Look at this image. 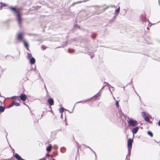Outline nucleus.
Returning <instances> with one entry per match:
<instances>
[{
  "mask_svg": "<svg viewBox=\"0 0 160 160\" xmlns=\"http://www.w3.org/2000/svg\"><path fill=\"white\" fill-rule=\"evenodd\" d=\"M9 8L12 12L16 14L17 20L20 27H22V14L20 8H17L16 7H11Z\"/></svg>",
  "mask_w": 160,
  "mask_h": 160,
  "instance_id": "nucleus-1",
  "label": "nucleus"
},
{
  "mask_svg": "<svg viewBox=\"0 0 160 160\" xmlns=\"http://www.w3.org/2000/svg\"><path fill=\"white\" fill-rule=\"evenodd\" d=\"M128 120L127 121L128 126L134 127L138 125V122L136 120H134L131 118H129L128 117Z\"/></svg>",
  "mask_w": 160,
  "mask_h": 160,
  "instance_id": "nucleus-2",
  "label": "nucleus"
},
{
  "mask_svg": "<svg viewBox=\"0 0 160 160\" xmlns=\"http://www.w3.org/2000/svg\"><path fill=\"white\" fill-rule=\"evenodd\" d=\"M133 142V139L131 138H129L128 140V155L129 157L131 152V150L132 147V144Z\"/></svg>",
  "mask_w": 160,
  "mask_h": 160,
  "instance_id": "nucleus-3",
  "label": "nucleus"
},
{
  "mask_svg": "<svg viewBox=\"0 0 160 160\" xmlns=\"http://www.w3.org/2000/svg\"><path fill=\"white\" fill-rule=\"evenodd\" d=\"M101 93V92L100 91H99L97 94L94 95V96H93L92 98H91L88 99L87 100H85L81 101H80L76 103H79L81 102H85L90 99H92V98H94L95 100L98 97H99L100 96Z\"/></svg>",
  "mask_w": 160,
  "mask_h": 160,
  "instance_id": "nucleus-4",
  "label": "nucleus"
},
{
  "mask_svg": "<svg viewBox=\"0 0 160 160\" xmlns=\"http://www.w3.org/2000/svg\"><path fill=\"white\" fill-rule=\"evenodd\" d=\"M24 34L23 32H20L18 33L17 35V39L19 41H22L24 40L23 39V36Z\"/></svg>",
  "mask_w": 160,
  "mask_h": 160,
  "instance_id": "nucleus-5",
  "label": "nucleus"
},
{
  "mask_svg": "<svg viewBox=\"0 0 160 160\" xmlns=\"http://www.w3.org/2000/svg\"><path fill=\"white\" fill-rule=\"evenodd\" d=\"M18 97L21 101L24 102L25 101L27 98L26 95L23 93H21Z\"/></svg>",
  "mask_w": 160,
  "mask_h": 160,
  "instance_id": "nucleus-6",
  "label": "nucleus"
},
{
  "mask_svg": "<svg viewBox=\"0 0 160 160\" xmlns=\"http://www.w3.org/2000/svg\"><path fill=\"white\" fill-rule=\"evenodd\" d=\"M139 127H136L132 129V131L133 134V137L134 136V134H135L137 133L139 130Z\"/></svg>",
  "mask_w": 160,
  "mask_h": 160,
  "instance_id": "nucleus-7",
  "label": "nucleus"
},
{
  "mask_svg": "<svg viewBox=\"0 0 160 160\" xmlns=\"http://www.w3.org/2000/svg\"><path fill=\"white\" fill-rule=\"evenodd\" d=\"M48 103L49 105L50 106L53 105L54 103L53 99L52 98H49L48 101Z\"/></svg>",
  "mask_w": 160,
  "mask_h": 160,
  "instance_id": "nucleus-8",
  "label": "nucleus"
},
{
  "mask_svg": "<svg viewBox=\"0 0 160 160\" xmlns=\"http://www.w3.org/2000/svg\"><path fill=\"white\" fill-rule=\"evenodd\" d=\"M105 89L106 90H110V88L108 85L106 84L103 87L101 90Z\"/></svg>",
  "mask_w": 160,
  "mask_h": 160,
  "instance_id": "nucleus-9",
  "label": "nucleus"
},
{
  "mask_svg": "<svg viewBox=\"0 0 160 160\" xmlns=\"http://www.w3.org/2000/svg\"><path fill=\"white\" fill-rule=\"evenodd\" d=\"M25 47H26V48H27V49L28 50H29L28 49V43L27 42L24 40H23L22 41Z\"/></svg>",
  "mask_w": 160,
  "mask_h": 160,
  "instance_id": "nucleus-10",
  "label": "nucleus"
},
{
  "mask_svg": "<svg viewBox=\"0 0 160 160\" xmlns=\"http://www.w3.org/2000/svg\"><path fill=\"white\" fill-rule=\"evenodd\" d=\"M15 158L18 160H20L22 158L17 153H16L14 155Z\"/></svg>",
  "mask_w": 160,
  "mask_h": 160,
  "instance_id": "nucleus-11",
  "label": "nucleus"
},
{
  "mask_svg": "<svg viewBox=\"0 0 160 160\" xmlns=\"http://www.w3.org/2000/svg\"><path fill=\"white\" fill-rule=\"evenodd\" d=\"M52 148L51 144H50L46 148V150L48 152H49L51 151Z\"/></svg>",
  "mask_w": 160,
  "mask_h": 160,
  "instance_id": "nucleus-12",
  "label": "nucleus"
},
{
  "mask_svg": "<svg viewBox=\"0 0 160 160\" xmlns=\"http://www.w3.org/2000/svg\"><path fill=\"white\" fill-rule=\"evenodd\" d=\"M35 62V60L33 58H31L30 60V62L32 64H34Z\"/></svg>",
  "mask_w": 160,
  "mask_h": 160,
  "instance_id": "nucleus-13",
  "label": "nucleus"
},
{
  "mask_svg": "<svg viewBox=\"0 0 160 160\" xmlns=\"http://www.w3.org/2000/svg\"><path fill=\"white\" fill-rule=\"evenodd\" d=\"M5 109V107L2 106H0V112H3Z\"/></svg>",
  "mask_w": 160,
  "mask_h": 160,
  "instance_id": "nucleus-14",
  "label": "nucleus"
},
{
  "mask_svg": "<svg viewBox=\"0 0 160 160\" xmlns=\"http://www.w3.org/2000/svg\"><path fill=\"white\" fill-rule=\"evenodd\" d=\"M144 118L145 119V120L147 122H150V119L148 116H145V117H144Z\"/></svg>",
  "mask_w": 160,
  "mask_h": 160,
  "instance_id": "nucleus-15",
  "label": "nucleus"
},
{
  "mask_svg": "<svg viewBox=\"0 0 160 160\" xmlns=\"http://www.w3.org/2000/svg\"><path fill=\"white\" fill-rule=\"evenodd\" d=\"M64 108H63L62 107H61V108H60V110H59L60 113H61V114L62 113L64 112Z\"/></svg>",
  "mask_w": 160,
  "mask_h": 160,
  "instance_id": "nucleus-16",
  "label": "nucleus"
},
{
  "mask_svg": "<svg viewBox=\"0 0 160 160\" xmlns=\"http://www.w3.org/2000/svg\"><path fill=\"white\" fill-rule=\"evenodd\" d=\"M148 134L151 137H152L153 136V133H152L150 131H148Z\"/></svg>",
  "mask_w": 160,
  "mask_h": 160,
  "instance_id": "nucleus-17",
  "label": "nucleus"
},
{
  "mask_svg": "<svg viewBox=\"0 0 160 160\" xmlns=\"http://www.w3.org/2000/svg\"><path fill=\"white\" fill-rule=\"evenodd\" d=\"M18 98H19L18 96H14L12 97H11V98L12 99H17Z\"/></svg>",
  "mask_w": 160,
  "mask_h": 160,
  "instance_id": "nucleus-18",
  "label": "nucleus"
},
{
  "mask_svg": "<svg viewBox=\"0 0 160 160\" xmlns=\"http://www.w3.org/2000/svg\"><path fill=\"white\" fill-rule=\"evenodd\" d=\"M14 102L13 101L12 103H11L8 106V108H10L11 107L14 105Z\"/></svg>",
  "mask_w": 160,
  "mask_h": 160,
  "instance_id": "nucleus-19",
  "label": "nucleus"
},
{
  "mask_svg": "<svg viewBox=\"0 0 160 160\" xmlns=\"http://www.w3.org/2000/svg\"><path fill=\"white\" fill-rule=\"evenodd\" d=\"M87 147L89 149H90L95 154V157H96V153L95 152H94V151H93L92 150L91 148L90 147H89V146H87Z\"/></svg>",
  "mask_w": 160,
  "mask_h": 160,
  "instance_id": "nucleus-20",
  "label": "nucleus"
},
{
  "mask_svg": "<svg viewBox=\"0 0 160 160\" xmlns=\"http://www.w3.org/2000/svg\"><path fill=\"white\" fill-rule=\"evenodd\" d=\"M14 105H15L16 106H19L20 105L19 103L16 102H14Z\"/></svg>",
  "mask_w": 160,
  "mask_h": 160,
  "instance_id": "nucleus-21",
  "label": "nucleus"
},
{
  "mask_svg": "<svg viewBox=\"0 0 160 160\" xmlns=\"http://www.w3.org/2000/svg\"><path fill=\"white\" fill-rule=\"evenodd\" d=\"M142 115L143 118H144V117H145V116H146L145 112H142Z\"/></svg>",
  "mask_w": 160,
  "mask_h": 160,
  "instance_id": "nucleus-22",
  "label": "nucleus"
},
{
  "mask_svg": "<svg viewBox=\"0 0 160 160\" xmlns=\"http://www.w3.org/2000/svg\"><path fill=\"white\" fill-rule=\"evenodd\" d=\"M27 54H28V58H30L32 57V55L31 54L28 53Z\"/></svg>",
  "mask_w": 160,
  "mask_h": 160,
  "instance_id": "nucleus-23",
  "label": "nucleus"
},
{
  "mask_svg": "<svg viewBox=\"0 0 160 160\" xmlns=\"http://www.w3.org/2000/svg\"><path fill=\"white\" fill-rule=\"evenodd\" d=\"M116 106L117 107H118L119 106V102L118 101H117L116 102Z\"/></svg>",
  "mask_w": 160,
  "mask_h": 160,
  "instance_id": "nucleus-24",
  "label": "nucleus"
},
{
  "mask_svg": "<svg viewBox=\"0 0 160 160\" xmlns=\"http://www.w3.org/2000/svg\"><path fill=\"white\" fill-rule=\"evenodd\" d=\"M120 11V9L119 8H118L116 9L115 10L116 12H118Z\"/></svg>",
  "mask_w": 160,
  "mask_h": 160,
  "instance_id": "nucleus-25",
  "label": "nucleus"
},
{
  "mask_svg": "<svg viewBox=\"0 0 160 160\" xmlns=\"http://www.w3.org/2000/svg\"><path fill=\"white\" fill-rule=\"evenodd\" d=\"M74 107H73V108L72 110V111L71 112V111H70V112L69 111V112L70 113H72L73 112V111L74 110Z\"/></svg>",
  "mask_w": 160,
  "mask_h": 160,
  "instance_id": "nucleus-26",
  "label": "nucleus"
},
{
  "mask_svg": "<svg viewBox=\"0 0 160 160\" xmlns=\"http://www.w3.org/2000/svg\"><path fill=\"white\" fill-rule=\"evenodd\" d=\"M74 107H73V108L72 110V111L71 112V111H70V112L69 111V112L70 113H72L73 112V111L74 110Z\"/></svg>",
  "mask_w": 160,
  "mask_h": 160,
  "instance_id": "nucleus-27",
  "label": "nucleus"
},
{
  "mask_svg": "<svg viewBox=\"0 0 160 160\" xmlns=\"http://www.w3.org/2000/svg\"><path fill=\"white\" fill-rule=\"evenodd\" d=\"M129 157V155H127L126 156V158H127L128 160H130Z\"/></svg>",
  "mask_w": 160,
  "mask_h": 160,
  "instance_id": "nucleus-28",
  "label": "nucleus"
},
{
  "mask_svg": "<svg viewBox=\"0 0 160 160\" xmlns=\"http://www.w3.org/2000/svg\"><path fill=\"white\" fill-rule=\"evenodd\" d=\"M39 160H46V158H42L41 159Z\"/></svg>",
  "mask_w": 160,
  "mask_h": 160,
  "instance_id": "nucleus-29",
  "label": "nucleus"
},
{
  "mask_svg": "<svg viewBox=\"0 0 160 160\" xmlns=\"http://www.w3.org/2000/svg\"><path fill=\"white\" fill-rule=\"evenodd\" d=\"M158 125L159 126H160V120H159L158 122Z\"/></svg>",
  "mask_w": 160,
  "mask_h": 160,
  "instance_id": "nucleus-30",
  "label": "nucleus"
},
{
  "mask_svg": "<svg viewBox=\"0 0 160 160\" xmlns=\"http://www.w3.org/2000/svg\"><path fill=\"white\" fill-rule=\"evenodd\" d=\"M47 91V96H48V91Z\"/></svg>",
  "mask_w": 160,
  "mask_h": 160,
  "instance_id": "nucleus-31",
  "label": "nucleus"
},
{
  "mask_svg": "<svg viewBox=\"0 0 160 160\" xmlns=\"http://www.w3.org/2000/svg\"><path fill=\"white\" fill-rule=\"evenodd\" d=\"M54 147H55V148H58L57 146L56 145H54Z\"/></svg>",
  "mask_w": 160,
  "mask_h": 160,
  "instance_id": "nucleus-32",
  "label": "nucleus"
},
{
  "mask_svg": "<svg viewBox=\"0 0 160 160\" xmlns=\"http://www.w3.org/2000/svg\"><path fill=\"white\" fill-rule=\"evenodd\" d=\"M23 104H24L25 105H26V106H27V105H26V104L24 102H23Z\"/></svg>",
  "mask_w": 160,
  "mask_h": 160,
  "instance_id": "nucleus-33",
  "label": "nucleus"
},
{
  "mask_svg": "<svg viewBox=\"0 0 160 160\" xmlns=\"http://www.w3.org/2000/svg\"><path fill=\"white\" fill-rule=\"evenodd\" d=\"M158 3H159V5H160V0H158Z\"/></svg>",
  "mask_w": 160,
  "mask_h": 160,
  "instance_id": "nucleus-34",
  "label": "nucleus"
},
{
  "mask_svg": "<svg viewBox=\"0 0 160 160\" xmlns=\"http://www.w3.org/2000/svg\"><path fill=\"white\" fill-rule=\"evenodd\" d=\"M62 114H61V118H62Z\"/></svg>",
  "mask_w": 160,
  "mask_h": 160,
  "instance_id": "nucleus-35",
  "label": "nucleus"
},
{
  "mask_svg": "<svg viewBox=\"0 0 160 160\" xmlns=\"http://www.w3.org/2000/svg\"><path fill=\"white\" fill-rule=\"evenodd\" d=\"M43 115V113L41 115L42 117Z\"/></svg>",
  "mask_w": 160,
  "mask_h": 160,
  "instance_id": "nucleus-36",
  "label": "nucleus"
},
{
  "mask_svg": "<svg viewBox=\"0 0 160 160\" xmlns=\"http://www.w3.org/2000/svg\"><path fill=\"white\" fill-rule=\"evenodd\" d=\"M138 96L139 97V98H140V97L138 95Z\"/></svg>",
  "mask_w": 160,
  "mask_h": 160,
  "instance_id": "nucleus-37",
  "label": "nucleus"
},
{
  "mask_svg": "<svg viewBox=\"0 0 160 160\" xmlns=\"http://www.w3.org/2000/svg\"><path fill=\"white\" fill-rule=\"evenodd\" d=\"M61 150V152H62V151Z\"/></svg>",
  "mask_w": 160,
  "mask_h": 160,
  "instance_id": "nucleus-38",
  "label": "nucleus"
},
{
  "mask_svg": "<svg viewBox=\"0 0 160 160\" xmlns=\"http://www.w3.org/2000/svg\"><path fill=\"white\" fill-rule=\"evenodd\" d=\"M2 160H6V159H3Z\"/></svg>",
  "mask_w": 160,
  "mask_h": 160,
  "instance_id": "nucleus-39",
  "label": "nucleus"
},
{
  "mask_svg": "<svg viewBox=\"0 0 160 160\" xmlns=\"http://www.w3.org/2000/svg\"><path fill=\"white\" fill-rule=\"evenodd\" d=\"M62 148H64V147H62V148H61V149Z\"/></svg>",
  "mask_w": 160,
  "mask_h": 160,
  "instance_id": "nucleus-40",
  "label": "nucleus"
},
{
  "mask_svg": "<svg viewBox=\"0 0 160 160\" xmlns=\"http://www.w3.org/2000/svg\"><path fill=\"white\" fill-rule=\"evenodd\" d=\"M66 125H67V123H66Z\"/></svg>",
  "mask_w": 160,
  "mask_h": 160,
  "instance_id": "nucleus-41",
  "label": "nucleus"
},
{
  "mask_svg": "<svg viewBox=\"0 0 160 160\" xmlns=\"http://www.w3.org/2000/svg\"><path fill=\"white\" fill-rule=\"evenodd\" d=\"M52 160H56L54 159H53Z\"/></svg>",
  "mask_w": 160,
  "mask_h": 160,
  "instance_id": "nucleus-42",
  "label": "nucleus"
},
{
  "mask_svg": "<svg viewBox=\"0 0 160 160\" xmlns=\"http://www.w3.org/2000/svg\"><path fill=\"white\" fill-rule=\"evenodd\" d=\"M94 35H95V37H96V35L95 34Z\"/></svg>",
  "mask_w": 160,
  "mask_h": 160,
  "instance_id": "nucleus-43",
  "label": "nucleus"
},
{
  "mask_svg": "<svg viewBox=\"0 0 160 160\" xmlns=\"http://www.w3.org/2000/svg\"><path fill=\"white\" fill-rule=\"evenodd\" d=\"M110 91V92L112 93V92H111V91Z\"/></svg>",
  "mask_w": 160,
  "mask_h": 160,
  "instance_id": "nucleus-44",
  "label": "nucleus"
},
{
  "mask_svg": "<svg viewBox=\"0 0 160 160\" xmlns=\"http://www.w3.org/2000/svg\"><path fill=\"white\" fill-rule=\"evenodd\" d=\"M68 52H69V50H68Z\"/></svg>",
  "mask_w": 160,
  "mask_h": 160,
  "instance_id": "nucleus-45",
  "label": "nucleus"
},
{
  "mask_svg": "<svg viewBox=\"0 0 160 160\" xmlns=\"http://www.w3.org/2000/svg\"><path fill=\"white\" fill-rule=\"evenodd\" d=\"M0 102L1 103H2V102H1V101H0Z\"/></svg>",
  "mask_w": 160,
  "mask_h": 160,
  "instance_id": "nucleus-46",
  "label": "nucleus"
}]
</instances>
